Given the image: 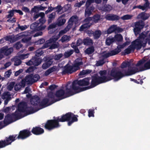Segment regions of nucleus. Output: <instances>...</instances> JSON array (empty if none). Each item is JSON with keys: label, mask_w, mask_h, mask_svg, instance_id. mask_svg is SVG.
<instances>
[{"label": "nucleus", "mask_w": 150, "mask_h": 150, "mask_svg": "<svg viewBox=\"0 0 150 150\" xmlns=\"http://www.w3.org/2000/svg\"><path fill=\"white\" fill-rule=\"evenodd\" d=\"M90 78H85L79 80H75L73 81L72 84L68 86L67 85L66 88V94L69 96H72L76 93L90 89L85 88L88 86L80 87L79 86H85L88 85L90 84Z\"/></svg>", "instance_id": "obj_1"}, {"label": "nucleus", "mask_w": 150, "mask_h": 150, "mask_svg": "<svg viewBox=\"0 0 150 150\" xmlns=\"http://www.w3.org/2000/svg\"><path fill=\"white\" fill-rule=\"evenodd\" d=\"M137 67L132 68L131 67L128 68L127 70H125L124 73L116 68H113L111 71V75L112 76L115 81H117L125 76H129L140 71Z\"/></svg>", "instance_id": "obj_2"}, {"label": "nucleus", "mask_w": 150, "mask_h": 150, "mask_svg": "<svg viewBox=\"0 0 150 150\" xmlns=\"http://www.w3.org/2000/svg\"><path fill=\"white\" fill-rule=\"evenodd\" d=\"M79 116L77 115H75L71 112H69L65 115H63L61 117H57L59 122H63L66 121L68 122V125L71 126L74 122H76L78 121L77 117Z\"/></svg>", "instance_id": "obj_3"}, {"label": "nucleus", "mask_w": 150, "mask_h": 150, "mask_svg": "<svg viewBox=\"0 0 150 150\" xmlns=\"http://www.w3.org/2000/svg\"><path fill=\"white\" fill-rule=\"evenodd\" d=\"M40 109L38 108L34 109L32 107H28L26 102L21 101L18 104L17 110L20 112H26L28 115L34 113Z\"/></svg>", "instance_id": "obj_4"}, {"label": "nucleus", "mask_w": 150, "mask_h": 150, "mask_svg": "<svg viewBox=\"0 0 150 150\" xmlns=\"http://www.w3.org/2000/svg\"><path fill=\"white\" fill-rule=\"evenodd\" d=\"M100 76L97 73L94 74L91 76L92 80L90 86L85 88H92L98 85L103 83V70H101L99 72Z\"/></svg>", "instance_id": "obj_5"}, {"label": "nucleus", "mask_w": 150, "mask_h": 150, "mask_svg": "<svg viewBox=\"0 0 150 150\" xmlns=\"http://www.w3.org/2000/svg\"><path fill=\"white\" fill-rule=\"evenodd\" d=\"M59 122L58 120L57 117L56 119L47 120L45 124H43L42 125L44 126L45 129L49 131H51L60 127Z\"/></svg>", "instance_id": "obj_6"}, {"label": "nucleus", "mask_w": 150, "mask_h": 150, "mask_svg": "<svg viewBox=\"0 0 150 150\" xmlns=\"http://www.w3.org/2000/svg\"><path fill=\"white\" fill-rule=\"evenodd\" d=\"M71 83L69 82H68L67 83V84L65 86V91L62 89H60L58 90L56 92V93L55 94V96L57 98L55 99H54V102H53L51 104H52L53 103L59 101L60 100H61L62 99H63L64 98H65L67 97H69L70 96H69L67 94H66V88L67 85H68V86H70V85Z\"/></svg>", "instance_id": "obj_7"}, {"label": "nucleus", "mask_w": 150, "mask_h": 150, "mask_svg": "<svg viewBox=\"0 0 150 150\" xmlns=\"http://www.w3.org/2000/svg\"><path fill=\"white\" fill-rule=\"evenodd\" d=\"M145 25L144 21L139 20L132 23V26L133 28V31L134 34L137 35L140 33L141 30L144 27Z\"/></svg>", "instance_id": "obj_8"}, {"label": "nucleus", "mask_w": 150, "mask_h": 150, "mask_svg": "<svg viewBox=\"0 0 150 150\" xmlns=\"http://www.w3.org/2000/svg\"><path fill=\"white\" fill-rule=\"evenodd\" d=\"M17 134L10 135L8 137H6V139L0 140V149L11 144L17 139Z\"/></svg>", "instance_id": "obj_9"}, {"label": "nucleus", "mask_w": 150, "mask_h": 150, "mask_svg": "<svg viewBox=\"0 0 150 150\" xmlns=\"http://www.w3.org/2000/svg\"><path fill=\"white\" fill-rule=\"evenodd\" d=\"M146 60L142 59L138 61L136 66L139 67V71H143L150 69V59L145 63Z\"/></svg>", "instance_id": "obj_10"}, {"label": "nucleus", "mask_w": 150, "mask_h": 150, "mask_svg": "<svg viewBox=\"0 0 150 150\" xmlns=\"http://www.w3.org/2000/svg\"><path fill=\"white\" fill-rule=\"evenodd\" d=\"M144 34L142 33L140 34L137 39L133 41L132 42V44H134L136 49L137 50H140L142 47H144Z\"/></svg>", "instance_id": "obj_11"}, {"label": "nucleus", "mask_w": 150, "mask_h": 150, "mask_svg": "<svg viewBox=\"0 0 150 150\" xmlns=\"http://www.w3.org/2000/svg\"><path fill=\"white\" fill-rule=\"evenodd\" d=\"M120 47H117L115 49L111 50L110 52L105 54V52L104 51V64L105 62L104 59L110 56H114L117 54L121 51V48H122V45H120Z\"/></svg>", "instance_id": "obj_12"}, {"label": "nucleus", "mask_w": 150, "mask_h": 150, "mask_svg": "<svg viewBox=\"0 0 150 150\" xmlns=\"http://www.w3.org/2000/svg\"><path fill=\"white\" fill-rule=\"evenodd\" d=\"M42 61V59L41 58L35 56L33 57L28 61L25 62V64L28 66L33 65L34 67L38 66L41 63Z\"/></svg>", "instance_id": "obj_13"}, {"label": "nucleus", "mask_w": 150, "mask_h": 150, "mask_svg": "<svg viewBox=\"0 0 150 150\" xmlns=\"http://www.w3.org/2000/svg\"><path fill=\"white\" fill-rule=\"evenodd\" d=\"M43 60L44 62L42 66V68L43 69H46L49 68L52 64L53 62V59L51 57L48 56L44 57Z\"/></svg>", "instance_id": "obj_14"}, {"label": "nucleus", "mask_w": 150, "mask_h": 150, "mask_svg": "<svg viewBox=\"0 0 150 150\" xmlns=\"http://www.w3.org/2000/svg\"><path fill=\"white\" fill-rule=\"evenodd\" d=\"M76 71L73 65H70L68 64L64 67L63 70L61 74L63 75L67 74H71Z\"/></svg>", "instance_id": "obj_15"}, {"label": "nucleus", "mask_w": 150, "mask_h": 150, "mask_svg": "<svg viewBox=\"0 0 150 150\" xmlns=\"http://www.w3.org/2000/svg\"><path fill=\"white\" fill-rule=\"evenodd\" d=\"M31 135L32 134L29 130L24 129L20 131L17 138L18 139L23 140L28 137Z\"/></svg>", "instance_id": "obj_16"}, {"label": "nucleus", "mask_w": 150, "mask_h": 150, "mask_svg": "<svg viewBox=\"0 0 150 150\" xmlns=\"http://www.w3.org/2000/svg\"><path fill=\"white\" fill-rule=\"evenodd\" d=\"M78 20V17L76 15L72 16L68 21V24L65 28L66 31H69L72 27L73 23H76Z\"/></svg>", "instance_id": "obj_17"}, {"label": "nucleus", "mask_w": 150, "mask_h": 150, "mask_svg": "<svg viewBox=\"0 0 150 150\" xmlns=\"http://www.w3.org/2000/svg\"><path fill=\"white\" fill-rule=\"evenodd\" d=\"M45 25H40L38 23L35 22L30 25V27L33 31H38L44 30L46 27Z\"/></svg>", "instance_id": "obj_18"}, {"label": "nucleus", "mask_w": 150, "mask_h": 150, "mask_svg": "<svg viewBox=\"0 0 150 150\" xmlns=\"http://www.w3.org/2000/svg\"><path fill=\"white\" fill-rule=\"evenodd\" d=\"M12 47L8 48L7 46H5L0 49V53L4 54L5 55L8 56L13 51Z\"/></svg>", "instance_id": "obj_19"}, {"label": "nucleus", "mask_w": 150, "mask_h": 150, "mask_svg": "<svg viewBox=\"0 0 150 150\" xmlns=\"http://www.w3.org/2000/svg\"><path fill=\"white\" fill-rule=\"evenodd\" d=\"M40 99L39 96H33L30 99V103L34 107L40 106Z\"/></svg>", "instance_id": "obj_20"}, {"label": "nucleus", "mask_w": 150, "mask_h": 150, "mask_svg": "<svg viewBox=\"0 0 150 150\" xmlns=\"http://www.w3.org/2000/svg\"><path fill=\"white\" fill-rule=\"evenodd\" d=\"M50 99L49 98H44L40 102V107H41V108H45L48 106L52 104V103L54 102V99L52 100L50 102H49Z\"/></svg>", "instance_id": "obj_21"}, {"label": "nucleus", "mask_w": 150, "mask_h": 150, "mask_svg": "<svg viewBox=\"0 0 150 150\" xmlns=\"http://www.w3.org/2000/svg\"><path fill=\"white\" fill-rule=\"evenodd\" d=\"M1 98L4 100L5 99L4 102V105H7L8 102L11 99V95L8 92H4L2 94Z\"/></svg>", "instance_id": "obj_22"}, {"label": "nucleus", "mask_w": 150, "mask_h": 150, "mask_svg": "<svg viewBox=\"0 0 150 150\" xmlns=\"http://www.w3.org/2000/svg\"><path fill=\"white\" fill-rule=\"evenodd\" d=\"M105 18L106 20L109 21H117L120 18V17L116 15L112 14H108L105 15Z\"/></svg>", "instance_id": "obj_23"}, {"label": "nucleus", "mask_w": 150, "mask_h": 150, "mask_svg": "<svg viewBox=\"0 0 150 150\" xmlns=\"http://www.w3.org/2000/svg\"><path fill=\"white\" fill-rule=\"evenodd\" d=\"M31 132L35 135H40L43 134L44 132V129L39 127H33L31 130Z\"/></svg>", "instance_id": "obj_24"}, {"label": "nucleus", "mask_w": 150, "mask_h": 150, "mask_svg": "<svg viewBox=\"0 0 150 150\" xmlns=\"http://www.w3.org/2000/svg\"><path fill=\"white\" fill-rule=\"evenodd\" d=\"M14 122L13 121L11 115L9 114H8L5 116L3 121L4 124L5 126H6Z\"/></svg>", "instance_id": "obj_25"}, {"label": "nucleus", "mask_w": 150, "mask_h": 150, "mask_svg": "<svg viewBox=\"0 0 150 150\" xmlns=\"http://www.w3.org/2000/svg\"><path fill=\"white\" fill-rule=\"evenodd\" d=\"M94 7L93 6H91L90 7H86L84 14L85 17L90 16L94 11Z\"/></svg>", "instance_id": "obj_26"}, {"label": "nucleus", "mask_w": 150, "mask_h": 150, "mask_svg": "<svg viewBox=\"0 0 150 150\" xmlns=\"http://www.w3.org/2000/svg\"><path fill=\"white\" fill-rule=\"evenodd\" d=\"M83 64L81 60L80 59L77 58L75 60L73 66L77 71L80 69V66L82 65Z\"/></svg>", "instance_id": "obj_27"}, {"label": "nucleus", "mask_w": 150, "mask_h": 150, "mask_svg": "<svg viewBox=\"0 0 150 150\" xmlns=\"http://www.w3.org/2000/svg\"><path fill=\"white\" fill-rule=\"evenodd\" d=\"M27 35V32H22L18 34L13 36V39L15 41H16L21 38H23L25 36Z\"/></svg>", "instance_id": "obj_28"}, {"label": "nucleus", "mask_w": 150, "mask_h": 150, "mask_svg": "<svg viewBox=\"0 0 150 150\" xmlns=\"http://www.w3.org/2000/svg\"><path fill=\"white\" fill-rule=\"evenodd\" d=\"M149 13H146L145 12H142L139 14L137 16L138 18L141 19L145 21L149 17Z\"/></svg>", "instance_id": "obj_29"}, {"label": "nucleus", "mask_w": 150, "mask_h": 150, "mask_svg": "<svg viewBox=\"0 0 150 150\" xmlns=\"http://www.w3.org/2000/svg\"><path fill=\"white\" fill-rule=\"evenodd\" d=\"M115 42L117 44L122 42L123 40V37L121 34H116L114 37Z\"/></svg>", "instance_id": "obj_30"}, {"label": "nucleus", "mask_w": 150, "mask_h": 150, "mask_svg": "<svg viewBox=\"0 0 150 150\" xmlns=\"http://www.w3.org/2000/svg\"><path fill=\"white\" fill-rule=\"evenodd\" d=\"M92 24L93 23H86L83 24L81 26L79 30L80 31H83L85 29L89 28Z\"/></svg>", "instance_id": "obj_31"}, {"label": "nucleus", "mask_w": 150, "mask_h": 150, "mask_svg": "<svg viewBox=\"0 0 150 150\" xmlns=\"http://www.w3.org/2000/svg\"><path fill=\"white\" fill-rule=\"evenodd\" d=\"M115 42L114 37L112 36H109L107 38L105 41V44L107 45L110 46L111 44Z\"/></svg>", "instance_id": "obj_32"}, {"label": "nucleus", "mask_w": 150, "mask_h": 150, "mask_svg": "<svg viewBox=\"0 0 150 150\" xmlns=\"http://www.w3.org/2000/svg\"><path fill=\"white\" fill-rule=\"evenodd\" d=\"M56 69V67L55 66H54L50 68L45 72L44 74V75L45 76H47L50 74L55 71Z\"/></svg>", "instance_id": "obj_33"}, {"label": "nucleus", "mask_w": 150, "mask_h": 150, "mask_svg": "<svg viewBox=\"0 0 150 150\" xmlns=\"http://www.w3.org/2000/svg\"><path fill=\"white\" fill-rule=\"evenodd\" d=\"M57 24L55 23H53L50 24L48 28V30H50L49 31V34H52L54 33L55 30H53L54 28L57 27Z\"/></svg>", "instance_id": "obj_34"}, {"label": "nucleus", "mask_w": 150, "mask_h": 150, "mask_svg": "<svg viewBox=\"0 0 150 150\" xmlns=\"http://www.w3.org/2000/svg\"><path fill=\"white\" fill-rule=\"evenodd\" d=\"M25 79L26 80V83L27 84L32 85L34 83L32 77V74L27 75Z\"/></svg>", "instance_id": "obj_35"}, {"label": "nucleus", "mask_w": 150, "mask_h": 150, "mask_svg": "<svg viewBox=\"0 0 150 150\" xmlns=\"http://www.w3.org/2000/svg\"><path fill=\"white\" fill-rule=\"evenodd\" d=\"M93 43L92 40L88 37L83 39V44L85 45H91Z\"/></svg>", "instance_id": "obj_36"}, {"label": "nucleus", "mask_w": 150, "mask_h": 150, "mask_svg": "<svg viewBox=\"0 0 150 150\" xmlns=\"http://www.w3.org/2000/svg\"><path fill=\"white\" fill-rule=\"evenodd\" d=\"M94 50V47L93 46H91L87 48L85 52L86 54L89 55L92 54Z\"/></svg>", "instance_id": "obj_37"}, {"label": "nucleus", "mask_w": 150, "mask_h": 150, "mask_svg": "<svg viewBox=\"0 0 150 150\" xmlns=\"http://www.w3.org/2000/svg\"><path fill=\"white\" fill-rule=\"evenodd\" d=\"M92 21L95 23H96L98 22V21L100 20V15L96 14L94 15L92 17H91Z\"/></svg>", "instance_id": "obj_38"}, {"label": "nucleus", "mask_w": 150, "mask_h": 150, "mask_svg": "<svg viewBox=\"0 0 150 150\" xmlns=\"http://www.w3.org/2000/svg\"><path fill=\"white\" fill-rule=\"evenodd\" d=\"M145 36H144V39L143 41L144 42V47H145L146 45V43L147 42L149 45H150V35L148 36L147 37L146 35L144 34Z\"/></svg>", "instance_id": "obj_39"}, {"label": "nucleus", "mask_w": 150, "mask_h": 150, "mask_svg": "<svg viewBox=\"0 0 150 150\" xmlns=\"http://www.w3.org/2000/svg\"><path fill=\"white\" fill-rule=\"evenodd\" d=\"M66 22V20L63 18L59 17L57 20V22L56 23L57 25L59 26L63 25Z\"/></svg>", "instance_id": "obj_40"}, {"label": "nucleus", "mask_w": 150, "mask_h": 150, "mask_svg": "<svg viewBox=\"0 0 150 150\" xmlns=\"http://www.w3.org/2000/svg\"><path fill=\"white\" fill-rule=\"evenodd\" d=\"M56 13L55 12H53L48 15V18L47 20L49 23H51L52 21L54 19L55 17Z\"/></svg>", "instance_id": "obj_41"}, {"label": "nucleus", "mask_w": 150, "mask_h": 150, "mask_svg": "<svg viewBox=\"0 0 150 150\" xmlns=\"http://www.w3.org/2000/svg\"><path fill=\"white\" fill-rule=\"evenodd\" d=\"M12 61L14 62V65L16 66H18L20 65L22 62L20 59H18L17 57H15L12 58Z\"/></svg>", "instance_id": "obj_42"}, {"label": "nucleus", "mask_w": 150, "mask_h": 150, "mask_svg": "<svg viewBox=\"0 0 150 150\" xmlns=\"http://www.w3.org/2000/svg\"><path fill=\"white\" fill-rule=\"evenodd\" d=\"M131 62L130 61H127V62H123L121 65V68L122 69L126 68L128 67L129 68L131 67Z\"/></svg>", "instance_id": "obj_43"}, {"label": "nucleus", "mask_w": 150, "mask_h": 150, "mask_svg": "<svg viewBox=\"0 0 150 150\" xmlns=\"http://www.w3.org/2000/svg\"><path fill=\"white\" fill-rule=\"evenodd\" d=\"M101 31L100 30H96L94 33L93 35V38L94 39H98L100 37L101 34Z\"/></svg>", "instance_id": "obj_44"}, {"label": "nucleus", "mask_w": 150, "mask_h": 150, "mask_svg": "<svg viewBox=\"0 0 150 150\" xmlns=\"http://www.w3.org/2000/svg\"><path fill=\"white\" fill-rule=\"evenodd\" d=\"M5 42L6 41H9L11 42H15V40L13 39V36L12 37L11 36H7L3 38Z\"/></svg>", "instance_id": "obj_45"}, {"label": "nucleus", "mask_w": 150, "mask_h": 150, "mask_svg": "<svg viewBox=\"0 0 150 150\" xmlns=\"http://www.w3.org/2000/svg\"><path fill=\"white\" fill-rule=\"evenodd\" d=\"M113 78L115 80L114 77L111 76V73L110 75H108L107 76L104 75V83L112 79ZM115 81V80H114Z\"/></svg>", "instance_id": "obj_46"}, {"label": "nucleus", "mask_w": 150, "mask_h": 150, "mask_svg": "<svg viewBox=\"0 0 150 150\" xmlns=\"http://www.w3.org/2000/svg\"><path fill=\"white\" fill-rule=\"evenodd\" d=\"M74 50H70L69 51H67L65 52L64 54V56L65 58H67L69 57L72 55L74 52Z\"/></svg>", "instance_id": "obj_47"}, {"label": "nucleus", "mask_w": 150, "mask_h": 150, "mask_svg": "<svg viewBox=\"0 0 150 150\" xmlns=\"http://www.w3.org/2000/svg\"><path fill=\"white\" fill-rule=\"evenodd\" d=\"M59 45V44L58 42L53 43L52 44H50V47L49 48V49L50 50H52L56 48H57Z\"/></svg>", "instance_id": "obj_48"}, {"label": "nucleus", "mask_w": 150, "mask_h": 150, "mask_svg": "<svg viewBox=\"0 0 150 150\" xmlns=\"http://www.w3.org/2000/svg\"><path fill=\"white\" fill-rule=\"evenodd\" d=\"M132 17L133 16L132 15L126 14L121 17L120 18L123 20H128L131 19Z\"/></svg>", "instance_id": "obj_49"}, {"label": "nucleus", "mask_w": 150, "mask_h": 150, "mask_svg": "<svg viewBox=\"0 0 150 150\" xmlns=\"http://www.w3.org/2000/svg\"><path fill=\"white\" fill-rule=\"evenodd\" d=\"M70 36L66 35H64L61 38V40L63 42L70 40Z\"/></svg>", "instance_id": "obj_50"}, {"label": "nucleus", "mask_w": 150, "mask_h": 150, "mask_svg": "<svg viewBox=\"0 0 150 150\" xmlns=\"http://www.w3.org/2000/svg\"><path fill=\"white\" fill-rule=\"evenodd\" d=\"M112 9V6L110 5H106L104 6V11H110Z\"/></svg>", "instance_id": "obj_51"}, {"label": "nucleus", "mask_w": 150, "mask_h": 150, "mask_svg": "<svg viewBox=\"0 0 150 150\" xmlns=\"http://www.w3.org/2000/svg\"><path fill=\"white\" fill-rule=\"evenodd\" d=\"M43 53V52L41 49H39L36 50L35 54V57H39Z\"/></svg>", "instance_id": "obj_52"}, {"label": "nucleus", "mask_w": 150, "mask_h": 150, "mask_svg": "<svg viewBox=\"0 0 150 150\" xmlns=\"http://www.w3.org/2000/svg\"><path fill=\"white\" fill-rule=\"evenodd\" d=\"M32 77L34 83L36 82L40 78V76L38 74L33 75L32 74Z\"/></svg>", "instance_id": "obj_53"}, {"label": "nucleus", "mask_w": 150, "mask_h": 150, "mask_svg": "<svg viewBox=\"0 0 150 150\" xmlns=\"http://www.w3.org/2000/svg\"><path fill=\"white\" fill-rule=\"evenodd\" d=\"M115 31V26H111L107 30V33L110 34Z\"/></svg>", "instance_id": "obj_54"}, {"label": "nucleus", "mask_w": 150, "mask_h": 150, "mask_svg": "<svg viewBox=\"0 0 150 150\" xmlns=\"http://www.w3.org/2000/svg\"><path fill=\"white\" fill-rule=\"evenodd\" d=\"M27 35L25 36L24 38L22 39V41L24 43H26L30 40L31 39V37H27Z\"/></svg>", "instance_id": "obj_55"}, {"label": "nucleus", "mask_w": 150, "mask_h": 150, "mask_svg": "<svg viewBox=\"0 0 150 150\" xmlns=\"http://www.w3.org/2000/svg\"><path fill=\"white\" fill-rule=\"evenodd\" d=\"M22 88L20 83H17L14 86V89L16 91H18Z\"/></svg>", "instance_id": "obj_56"}, {"label": "nucleus", "mask_w": 150, "mask_h": 150, "mask_svg": "<svg viewBox=\"0 0 150 150\" xmlns=\"http://www.w3.org/2000/svg\"><path fill=\"white\" fill-rule=\"evenodd\" d=\"M131 51L128 48L124 50V52H121V54L122 55H125L127 54H129L131 52Z\"/></svg>", "instance_id": "obj_57"}, {"label": "nucleus", "mask_w": 150, "mask_h": 150, "mask_svg": "<svg viewBox=\"0 0 150 150\" xmlns=\"http://www.w3.org/2000/svg\"><path fill=\"white\" fill-rule=\"evenodd\" d=\"M29 55V54H23L19 56V58L20 59L23 60L25 59L28 58Z\"/></svg>", "instance_id": "obj_58"}, {"label": "nucleus", "mask_w": 150, "mask_h": 150, "mask_svg": "<svg viewBox=\"0 0 150 150\" xmlns=\"http://www.w3.org/2000/svg\"><path fill=\"white\" fill-rule=\"evenodd\" d=\"M63 56V54L62 53H60L56 54L54 57V59L56 60H59Z\"/></svg>", "instance_id": "obj_59"}, {"label": "nucleus", "mask_w": 150, "mask_h": 150, "mask_svg": "<svg viewBox=\"0 0 150 150\" xmlns=\"http://www.w3.org/2000/svg\"><path fill=\"white\" fill-rule=\"evenodd\" d=\"M94 111L93 109H89L88 111V116L89 117H94Z\"/></svg>", "instance_id": "obj_60"}, {"label": "nucleus", "mask_w": 150, "mask_h": 150, "mask_svg": "<svg viewBox=\"0 0 150 150\" xmlns=\"http://www.w3.org/2000/svg\"><path fill=\"white\" fill-rule=\"evenodd\" d=\"M39 21L38 23L40 24V25H44L43 24L46 22V20L45 18H41L39 19Z\"/></svg>", "instance_id": "obj_61"}, {"label": "nucleus", "mask_w": 150, "mask_h": 150, "mask_svg": "<svg viewBox=\"0 0 150 150\" xmlns=\"http://www.w3.org/2000/svg\"><path fill=\"white\" fill-rule=\"evenodd\" d=\"M15 83L14 82H11L8 86V89L10 90H12L14 86Z\"/></svg>", "instance_id": "obj_62"}, {"label": "nucleus", "mask_w": 150, "mask_h": 150, "mask_svg": "<svg viewBox=\"0 0 150 150\" xmlns=\"http://www.w3.org/2000/svg\"><path fill=\"white\" fill-rule=\"evenodd\" d=\"M94 2V0H87L85 4L86 7H90L92 3Z\"/></svg>", "instance_id": "obj_63"}, {"label": "nucleus", "mask_w": 150, "mask_h": 150, "mask_svg": "<svg viewBox=\"0 0 150 150\" xmlns=\"http://www.w3.org/2000/svg\"><path fill=\"white\" fill-rule=\"evenodd\" d=\"M23 45L20 42H17L15 45V47L16 49L18 50L23 47Z\"/></svg>", "instance_id": "obj_64"}]
</instances>
